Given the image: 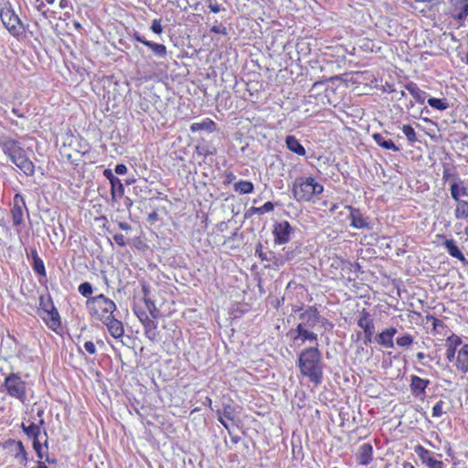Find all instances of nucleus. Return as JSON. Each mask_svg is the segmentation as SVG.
Masks as SVG:
<instances>
[{
    "label": "nucleus",
    "mask_w": 468,
    "mask_h": 468,
    "mask_svg": "<svg viewBox=\"0 0 468 468\" xmlns=\"http://www.w3.org/2000/svg\"><path fill=\"white\" fill-rule=\"evenodd\" d=\"M298 368L301 375L307 378L309 382L318 387L322 384V356L321 351L314 346H309L299 353Z\"/></svg>",
    "instance_id": "nucleus-1"
},
{
    "label": "nucleus",
    "mask_w": 468,
    "mask_h": 468,
    "mask_svg": "<svg viewBox=\"0 0 468 468\" xmlns=\"http://www.w3.org/2000/svg\"><path fill=\"white\" fill-rule=\"evenodd\" d=\"M291 193L298 203L314 204L324 193V185L313 176H301L293 181Z\"/></svg>",
    "instance_id": "nucleus-2"
},
{
    "label": "nucleus",
    "mask_w": 468,
    "mask_h": 468,
    "mask_svg": "<svg viewBox=\"0 0 468 468\" xmlns=\"http://www.w3.org/2000/svg\"><path fill=\"white\" fill-rule=\"evenodd\" d=\"M86 311L91 320H105L114 317L117 306L114 301L103 293L86 299Z\"/></svg>",
    "instance_id": "nucleus-3"
},
{
    "label": "nucleus",
    "mask_w": 468,
    "mask_h": 468,
    "mask_svg": "<svg viewBox=\"0 0 468 468\" xmlns=\"http://www.w3.org/2000/svg\"><path fill=\"white\" fill-rule=\"evenodd\" d=\"M431 7L459 23L468 16V0H437Z\"/></svg>",
    "instance_id": "nucleus-4"
},
{
    "label": "nucleus",
    "mask_w": 468,
    "mask_h": 468,
    "mask_svg": "<svg viewBox=\"0 0 468 468\" xmlns=\"http://www.w3.org/2000/svg\"><path fill=\"white\" fill-rule=\"evenodd\" d=\"M0 17L3 25L12 36L20 37L26 32V26L9 2L0 8Z\"/></svg>",
    "instance_id": "nucleus-5"
},
{
    "label": "nucleus",
    "mask_w": 468,
    "mask_h": 468,
    "mask_svg": "<svg viewBox=\"0 0 468 468\" xmlns=\"http://www.w3.org/2000/svg\"><path fill=\"white\" fill-rule=\"evenodd\" d=\"M2 388L11 399H17L21 403L27 401V383L20 378L19 374L11 373L6 376Z\"/></svg>",
    "instance_id": "nucleus-6"
},
{
    "label": "nucleus",
    "mask_w": 468,
    "mask_h": 468,
    "mask_svg": "<svg viewBox=\"0 0 468 468\" xmlns=\"http://www.w3.org/2000/svg\"><path fill=\"white\" fill-rule=\"evenodd\" d=\"M407 90L412 95L415 102L417 103L416 110L415 105L411 104L410 109L412 112H409V117H417L418 113L422 114L425 111L429 113V110L425 105V101L429 97V94L424 90H421L418 85L414 82H410L406 85Z\"/></svg>",
    "instance_id": "nucleus-7"
},
{
    "label": "nucleus",
    "mask_w": 468,
    "mask_h": 468,
    "mask_svg": "<svg viewBox=\"0 0 468 468\" xmlns=\"http://www.w3.org/2000/svg\"><path fill=\"white\" fill-rule=\"evenodd\" d=\"M356 326L363 330V343L368 346L372 343V336H374V320L371 318V314L366 309L361 310L358 319H356ZM361 336V332L356 333V338Z\"/></svg>",
    "instance_id": "nucleus-8"
},
{
    "label": "nucleus",
    "mask_w": 468,
    "mask_h": 468,
    "mask_svg": "<svg viewBox=\"0 0 468 468\" xmlns=\"http://www.w3.org/2000/svg\"><path fill=\"white\" fill-rule=\"evenodd\" d=\"M331 263H329V275L333 280H343L346 274H349L352 270V263L346 261L340 256L331 257Z\"/></svg>",
    "instance_id": "nucleus-9"
},
{
    "label": "nucleus",
    "mask_w": 468,
    "mask_h": 468,
    "mask_svg": "<svg viewBox=\"0 0 468 468\" xmlns=\"http://www.w3.org/2000/svg\"><path fill=\"white\" fill-rule=\"evenodd\" d=\"M0 147L9 159L27 157L19 142L13 138H0Z\"/></svg>",
    "instance_id": "nucleus-10"
},
{
    "label": "nucleus",
    "mask_w": 468,
    "mask_h": 468,
    "mask_svg": "<svg viewBox=\"0 0 468 468\" xmlns=\"http://www.w3.org/2000/svg\"><path fill=\"white\" fill-rule=\"evenodd\" d=\"M2 449H9L14 458L19 460V463L26 465L27 462V453L21 441L8 439L0 444Z\"/></svg>",
    "instance_id": "nucleus-11"
},
{
    "label": "nucleus",
    "mask_w": 468,
    "mask_h": 468,
    "mask_svg": "<svg viewBox=\"0 0 468 468\" xmlns=\"http://www.w3.org/2000/svg\"><path fill=\"white\" fill-rule=\"evenodd\" d=\"M430 380L428 378H420L418 375L410 376V393L415 399L423 401L426 399V388L429 387Z\"/></svg>",
    "instance_id": "nucleus-12"
},
{
    "label": "nucleus",
    "mask_w": 468,
    "mask_h": 468,
    "mask_svg": "<svg viewBox=\"0 0 468 468\" xmlns=\"http://www.w3.org/2000/svg\"><path fill=\"white\" fill-rule=\"evenodd\" d=\"M293 229L289 224V221L283 220L273 225V237H275V243L283 245L290 240V235Z\"/></svg>",
    "instance_id": "nucleus-13"
},
{
    "label": "nucleus",
    "mask_w": 468,
    "mask_h": 468,
    "mask_svg": "<svg viewBox=\"0 0 468 468\" xmlns=\"http://www.w3.org/2000/svg\"><path fill=\"white\" fill-rule=\"evenodd\" d=\"M27 210L25 199L22 195L16 193L13 198V207H11V218H13V226L19 227L23 222V211Z\"/></svg>",
    "instance_id": "nucleus-14"
},
{
    "label": "nucleus",
    "mask_w": 468,
    "mask_h": 468,
    "mask_svg": "<svg viewBox=\"0 0 468 468\" xmlns=\"http://www.w3.org/2000/svg\"><path fill=\"white\" fill-rule=\"evenodd\" d=\"M397 334V329L394 326L386 327L380 331V333L373 335V340L376 341L377 345L384 348L394 347V336Z\"/></svg>",
    "instance_id": "nucleus-15"
},
{
    "label": "nucleus",
    "mask_w": 468,
    "mask_h": 468,
    "mask_svg": "<svg viewBox=\"0 0 468 468\" xmlns=\"http://www.w3.org/2000/svg\"><path fill=\"white\" fill-rule=\"evenodd\" d=\"M103 324L108 328L109 335L116 340H121L124 335V327L122 326V321L117 319L115 316L106 318V320H93Z\"/></svg>",
    "instance_id": "nucleus-16"
},
{
    "label": "nucleus",
    "mask_w": 468,
    "mask_h": 468,
    "mask_svg": "<svg viewBox=\"0 0 468 468\" xmlns=\"http://www.w3.org/2000/svg\"><path fill=\"white\" fill-rule=\"evenodd\" d=\"M218 420L228 431L227 422L235 423L237 421V412L231 404H224L220 410H218Z\"/></svg>",
    "instance_id": "nucleus-17"
},
{
    "label": "nucleus",
    "mask_w": 468,
    "mask_h": 468,
    "mask_svg": "<svg viewBox=\"0 0 468 468\" xmlns=\"http://www.w3.org/2000/svg\"><path fill=\"white\" fill-rule=\"evenodd\" d=\"M346 209L350 212V227H352L354 229H363L368 228V223L365 220L359 208L346 205Z\"/></svg>",
    "instance_id": "nucleus-18"
},
{
    "label": "nucleus",
    "mask_w": 468,
    "mask_h": 468,
    "mask_svg": "<svg viewBox=\"0 0 468 468\" xmlns=\"http://www.w3.org/2000/svg\"><path fill=\"white\" fill-rule=\"evenodd\" d=\"M462 346V339L459 335L452 334L446 337L445 340V359L448 362H453L456 349Z\"/></svg>",
    "instance_id": "nucleus-19"
},
{
    "label": "nucleus",
    "mask_w": 468,
    "mask_h": 468,
    "mask_svg": "<svg viewBox=\"0 0 468 468\" xmlns=\"http://www.w3.org/2000/svg\"><path fill=\"white\" fill-rule=\"evenodd\" d=\"M38 314H40L41 319L49 330L57 332L61 327V319L58 311L38 312Z\"/></svg>",
    "instance_id": "nucleus-20"
},
{
    "label": "nucleus",
    "mask_w": 468,
    "mask_h": 468,
    "mask_svg": "<svg viewBox=\"0 0 468 468\" xmlns=\"http://www.w3.org/2000/svg\"><path fill=\"white\" fill-rule=\"evenodd\" d=\"M142 292H144V308L136 307L133 309L135 310H144L145 311L146 314H148L149 317L152 319H159L160 317V311L157 309L154 303L147 297V287L146 285H142Z\"/></svg>",
    "instance_id": "nucleus-21"
},
{
    "label": "nucleus",
    "mask_w": 468,
    "mask_h": 468,
    "mask_svg": "<svg viewBox=\"0 0 468 468\" xmlns=\"http://www.w3.org/2000/svg\"><path fill=\"white\" fill-rule=\"evenodd\" d=\"M455 368L462 373L468 371V344L461 346L455 354Z\"/></svg>",
    "instance_id": "nucleus-22"
},
{
    "label": "nucleus",
    "mask_w": 468,
    "mask_h": 468,
    "mask_svg": "<svg viewBox=\"0 0 468 468\" xmlns=\"http://www.w3.org/2000/svg\"><path fill=\"white\" fill-rule=\"evenodd\" d=\"M374 453V450H372V446L369 443H363V445L358 448V452L356 454V460L358 464L363 466H367L372 462V454Z\"/></svg>",
    "instance_id": "nucleus-23"
},
{
    "label": "nucleus",
    "mask_w": 468,
    "mask_h": 468,
    "mask_svg": "<svg viewBox=\"0 0 468 468\" xmlns=\"http://www.w3.org/2000/svg\"><path fill=\"white\" fill-rule=\"evenodd\" d=\"M9 161L13 162L27 176H34L35 165L28 157L9 158Z\"/></svg>",
    "instance_id": "nucleus-24"
},
{
    "label": "nucleus",
    "mask_w": 468,
    "mask_h": 468,
    "mask_svg": "<svg viewBox=\"0 0 468 468\" xmlns=\"http://www.w3.org/2000/svg\"><path fill=\"white\" fill-rule=\"evenodd\" d=\"M196 154L203 158L214 156L217 154V148L211 142L202 139L196 145Z\"/></svg>",
    "instance_id": "nucleus-25"
},
{
    "label": "nucleus",
    "mask_w": 468,
    "mask_h": 468,
    "mask_svg": "<svg viewBox=\"0 0 468 468\" xmlns=\"http://www.w3.org/2000/svg\"><path fill=\"white\" fill-rule=\"evenodd\" d=\"M44 424V420H40V424H36L34 422H29L26 424L25 422L21 423V429L24 433L28 436V438L32 439L33 441H39V436L41 435V425Z\"/></svg>",
    "instance_id": "nucleus-26"
},
{
    "label": "nucleus",
    "mask_w": 468,
    "mask_h": 468,
    "mask_svg": "<svg viewBox=\"0 0 468 468\" xmlns=\"http://www.w3.org/2000/svg\"><path fill=\"white\" fill-rule=\"evenodd\" d=\"M293 332L296 334L295 336H293V341L301 340V343L303 344L306 341L316 342L317 340L316 334L313 331H308L302 323L296 325L295 331Z\"/></svg>",
    "instance_id": "nucleus-27"
},
{
    "label": "nucleus",
    "mask_w": 468,
    "mask_h": 468,
    "mask_svg": "<svg viewBox=\"0 0 468 468\" xmlns=\"http://www.w3.org/2000/svg\"><path fill=\"white\" fill-rule=\"evenodd\" d=\"M29 256H31V261H33L31 267H33L34 272L41 278H45L47 276V271H45L44 261L39 255H37V249H31V250H29Z\"/></svg>",
    "instance_id": "nucleus-28"
},
{
    "label": "nucleus",
    "mask_w": 468,
    "mask_h": 468,
    "mask_svg": "<svg viewBox=\"0 0 468 468\" xmlns=\"http://www.w3.org/2000/svg\"><path fill=\"white\" fill-rule=\"evenodd\" d=\"M443 247H445L449 256L458 260L459 261L466 262V258H464L463 253L459 250V247H457L455 240L452 239H445V241H443Z\"/></svg>",
    "instance_id": "nucleus-29"
},
{
    "label": "nucleus",
    "mask_w": 468,
    "mask_h": 468,
    "mask_svg": "<svg viewBox=\"0 0 468 468\" xmlns=\"http://www.w3.org/2000/svg\"><path fill=\"white\" fill-rule=\"evenodd\" d=\"M135 316L138 317L139 323L142 324L144 330L157 329V319H153L147 315L146 312L144 310H135Z\"/></svg>",
    "instance_id": "nucleus-30"
},
{
    "label": "nucleus",
    "mask_w": 468,
    "mask_h": 468,
    "mask_svg": "<svg viewBox=\"0 0 468 468\" xmlns=\"http://www.w3.org/2000/svg\"><path fill=\"white\" fill-rule=\"evenodd\" d=\"M371 137H373L374 143H376V144L380 146L382 149L390 150L392 152L399 151V147L394 144L392 140L386 138L381 133H373Z\"/></svg>",
    "instance_id": "nucleus-31"
},
{
    "label": "nucleus",
    "mask_w": 468,
    "mask_h": 468,
    "mask_svg": "<svg viewBox=\"0 0 468 468\" xmlns=\"http://www.w3.org/2000/svg\"><path fill=\"white\" fill-rule=\"evenodd\" d=\"M449 192L453 200H462V197H467V187L463 185V181L452 182L449 186Z\"/></svg>",
    "instance_id": "nucleus-32"
},
{
    "label": "nucleus",
    "mask_w": 468,
    "mask_h": 468,
    "mask_svg": "<svg viewBox=\"0 0 468 468\" xmlns=\"http://www.w3.org/2000/svg\"><path fill=\"white\" fill-rule=\"evenodd\" d=\"M286 148H288L289 151L294 153L295 154L299 156H303L306 154V150H304V147L299 143V140L296 139L293 135H288L285 139Z\"/></svg>",
    "instance_id": "nucleus-33"
},
{
    "label": "nucleus",
    "mask_w": 468,
    "mask_h": 468,
    "mask_svg": "<svg viewBox=\"0 0 468 468\" xmlns=\"http://www.w3.org/2000/svg\"><path fill=\"white\" fill-rule=\"evenodd\" d=\"M453 201L456 203L455 210H453L455 219H466L468 218V202L464 199Z\"/></svg>",
    "instance_id": "nucleus-34"
},
{
    "label": "nucleus",
    "mask_w": 468,
    "mask_h": 468,
    "mask_svg": "<svg viewBox=\"0 0 468 468\" xmlns=\"http://www.w3.org/2000/svg\"><path fill=\"white\" fill-rule=\"evenodd\" d=\"M426 101L427 104L436 111H444L450 106L446 98H433L429 95Z\"/></svg>",
    "instance_id": "nucleus-35"
},
{
    "label": "nucleus",
    "mask_w": 468,
    "mask_h": 468,
    "mask_svg": "<svg viewBox=\"0 0 468 468\" xmlns=\"http://www.w3.org/2000/svg\"><path fill=\"white\" fill-rule=\"evenodd\" d=\"M215 129H217V125H215V122L211 119L203 121L202 122L193 123V125L190 126V130L193 133H197L199 131L212 133Z\"/></svg>",
    "instance_id": "nucleus-36"
},
{
    "label": "nucleus",
    "mask_w": 468,
    "mask_h": 468,
    "mask_svg": "<svg viewBox=\"0 0 468 468\" xmlns=\"http://www.w3.org/2000/svg\"><path fill=\"white\" fill-rule=\"evenodd\" d=\"M234 192L238 194H250L254 191V185L250 181H238L233 185Z\"/></svg>",
    "instance_id": "nucleus-37"
},
{
    "label": "nucleus",
    "mask_w": 468,
    "mask_h": 468,
    "mask_svg": "<svg viewBox=\"0 0 468 468\" xmlns=\"http://www.w3.org/2000/svg\"><path fill=\"white\" fill-rule=\"evenodd\" d=\"M144 46L148 47L157 58H164L167 55L166 47L163 44L147 40Z\"/></svg>",
    "instance_id": "nucleus-38"
},
{
    "label": "nucleus",
    "mask_w": 468,
    "mask_h": 468,
    "mask_svg": "<svg viewBox=\"0 0 468 468\" xmlns=\"http://www.w3.org/2000/svg\"><path fill=\"white\" fill-rule=\"evenodd\" d=\"M413 451H415V454L418 455L419 460H420L421 463L429 462H437V460L431 457V452H430L422 445L415 446V448H413Z\"/></svg>",
    "instance_id": "nucleus-39"
},
{
    "label": "nucleus",
    "mask_w": 468,
    "mask_h": 468,
    "mask_svg": "<svg viewBox=\"0 0 468 468\" xmlns=\"http://www.w3.org/2000/svg\"><path fill=\"white\" fill-rule=\"evenodd\" d=\"M124 194V187L122 186V181L119 178L112 179L111 182V196L112 199L117 200Z\"/></svg>",
    "instance_id": "nucleus-40"
},
{
    "label": "nucleus",
    "mask_w": 468,
    "mask_h": 468,
    "mask_svg": "<svg viewBox=\"0 0 468 468\" xmlns=\"http://www.w3.org/2000/svg\"><path fill=\"white\" fill-rule=\"evenodd\" d=\"M373 80H375L377 81L374 75L368 71H356L351 77V80L354 83H357V84H362L365 81H368V80L373 81Z\"/></svg>",
    "instance_id": "nucleus-41"
},
{
    "label": "nucleus",
    "mask_w": 468,
    "mask_h": 468,
    "mask_svg": "<svg viewBox=\"0 0 468 468\" xmlns=\"http://www.w3.org/2000/svg\"><path fill=\"white\" fill-rule=\"evenodd\" d=\"M263 261L268 262V264L265 265L266 269L278 270L284 265V258H282V255H275L272 253H271V258Z\"/></svg>",
    "instance_id": "nucleus-42"
},
{
    "label": "nucleus",
    "mask_w": 468,
    "mask_h": 468,
    "mask_svg": "<svg viewBox=\"0 0 468 468\" xmlns=\"http://www.w3.org/2000/svg\"><path fill=\"white\" fill-rule=\"evenodd\" d=\"M57 311V308L54 306V303L50 298L49 294L41 295L40 296V308H38V312H53Z\"/></svg>",
    "instance_id": "nucleus-43"
},
{
    "label": "nucleus",
    "mask_w": 468,
    "mask_h": 468,
    "mask_svg": "<svg viewBox=\"0 0 468 468\" xmlns=\"http://www.w3.org/2000/svg\"><path fill=\"white\" fill-rule=\"evenodd\" d=\"M77 291H79V293H80L81 296L86 298L88 300L89 298H92L94 296H91L92 294V286L91 283L89 282H83L79 285V288H77Z\"/></svg>",
    "instance_id": "nucleus-44"
},
{
    "label": "nucleus",
    "mask_w": 468,
    "mask_h": 468,
    "mask_svg": "<svg viewBox=\"0 0 468 468\" xmlns=\"http://www.w3.org/2000/svg\"><path fill=\"white\" fill-rule=\"evenodd\" d=\"M426 321L431 322V332H433V334H439V329L446 328V325L444 324V323L441 320H440L431 314L426 315Z\"/></svg>",
    "instance_id": "nucleus-45"
},
{
    "label": "nucleus",
    "mask_w": 468,
    "mask_h": 468,
    "mask_svg": "<svg viewBox=\"0 0 468 468\" xmlns=\"http://www.w3.org/2000/svg\"><path fill=\"white\" fill-rule=\"evenodd\" d=\"M412 341H414L412 335L410 334H405L396 338V345H398L399 347H410L412 345Z\"/></svg>",
    "instance_id": "nucleus-46"
},
{
    "label": "nucleus",
    "mask_w": 468,
    "mask_h": 468,
    "mask_svg": "<svg viewBox=\"0 0 468 468\" xmlns=\"http://www.w3.org/2000/svg\"><path fill=\"white\" fill-rule=\"evenodd\" d=\"M444 411V401L439 400L436 402L435 406L431 408V418H440L445 414Z\"/></svg>",
    "instance_id": "nucleus-47"
},
{
    "label": "nucleus",
    "mask_w": 468,
    "mask_h": 468,
    "mask_svg": "<svg viewBox=\"0 0 468 468\" xmlns=\"http://www.w3.org/2000/svg\"><path fill=\"white\" fill-rule=\"evenodd\" d=\"M401 132H403L404 136H406V139H408L410 144H414L417 141L416 133L411 126L403 125V127H401Z\"/></svg>",
    "instance_id": "nucleus-48"
},
{
    "label": "nucleus",
    "mask_w": 468,
    "mask_h": 468,
    "mask_svg": "<svg viewBox=\"0 0 468 468\" xmlns=\"http://www.w3.org/2000/svg\"><path fill=\"white\" fill-rule=\"evenodd\" d=\"M340 80H342V79L338 75L324 79L323 80H318L313 84L312 90H315V89L319 88L320 86H324L326 83H329V82L332 84H335V82L340 81Z\"/></svg>",
    "instance_id": "nucleus-49"
},
{
    "label": "nucleus",
    "mask_w": 468,
    "mask_h": 468,
    "mask_svg": "<svg viewBox=\"0 0 468 468\" xmlns=\"http://www.w3.org/2000/svg\"><path fill=\"white\" fill-rule=\"evenodd\" d=\"M144 335L152 343H156L160 340V333L158 329H145Z\"/></svg>",
    "instance_id": "nucleus-50"
},
{
    "label": "nucleus",
    "mask_w": 468,
    "mask_h": 468,
    "mask_svg": "<svg viewBox=\"0 0 468 468\" xmlns=\"http://www.w3.org/2000/svg\"><path fill=\"white\" fill-rule=\"evenodd\" d=\"M450 179L457 180L456 173L452 172V169L445 167L442 172V180L443 182H447Z\"/></svg>",
    "instance_id": "nucleus-51"
},
{
    "label": "nucleus",
    "mask_w": 468,
    "mask_h": 468,
    "mask_svg": "<svg viewBox=\"0 0 468 468\" xmlns=\"http://www.w3.org/2000/svg\"><path fill=\"white\" fill-rule=\"evenodd\" d=\"M210 32L215 33V34H220L223 36L228 35V29L222 24H216L213 27H211Z\"/></svg>",
    "instance_id": "nucleus-52"
},
{
    "label": "nucleus",
    "mask_w": 468,
    "mask_h": 468,
    "mask_svg": "<svg viewBox=\"0 0 468 468\" xmlns=\"http://www.w3.org/2000/svg\"><path fill=\"white\" fill-rule=\"evenodd\" d=\"M304 317H308V319L313 318L316 321L317 319V310L315 307H309L308 310L305 311V313L301 314V319H303Z\"/></svg>",
    "instance_id": "nucleus-53"
},
{
    "label": "nucleus",
    "mask_w": 468,
    "mask_h": 468,
    "mask_svg": "<svg viewBox=\"0 0 468 468\" xmlns=\"http://www.w3.org/2000/svg\"><path fill=\"white\" fill-rule=\"evenodd\" d=\"M259 215H264L265 213H270L274 209V204L268 201L263 206L258 207Z\"/></svg>",
    "instance_id": "nucleus-54"
},
{
    "label": "nucleus",
    "mask_w": 468,
    "mask_h": 468,
    "mask_svg": "<svg viewBox=\"0 0 468 468\" xmlns=\"http://www.w3.org/2000/svg\"><path fill=\"white\" fill-rule=\"evenodd\" d=\"M150 29L154 33V34H157V35H160L162 34L163 32V27L161 25V20L160 19H154L153 22H152V25L150 27Z\"/></svg>",
    "instance_id": "nucleus-55"
},
{
    "label": "nucleus",
    "mask_w": 468,
    "mask_h": 468,
    "mask_svg": "<svg viewBox=\"0 0 468 468\" xmlns=\"http://www.w3.org/2000/svg\"><path fill=\"white\" fill-rule=\"evenodd\" d=\"M113 241H115L116 245L121 248H124L127 245V241L124 239V236L121 233H116L113 235Z\"/></svg>",
    "instance_id": "nucleus-56"
},
{
    "label": "nucleus",
    "mask_w": 468,
    "mask_h": 468,
    "mask_svg": "<svg viewBox=\"0 0 468 468\" xmlns=\"http://www.w3.org/2000/svg\"><path fill=\"white\" fill-rule=\"evenodd\" d=\"M33 449H34V452H36L37 458H38V460H40V461L43 460L44 453H42L41 442L40 441H33Z\"/></svg>",
    "instance_id": "nucleus-57"
},
{
    "label": "nucleus",
    "mask_w": 468,
    "mask_h": 468,
    "mask_svg": "<svg viewBox=\"0 0 468 468\" xmlns=\"http://www.w3.org/2000/svg\"><path fill=\"white\" fill-rule=\"evenodd\" d=\"M223 177H224V180H223V185H224V186H229V185H231V183H233V182H234V180H235V176H234V174H233V173H231V172H226V173H224Z\"/></svg>",
    "instance_id": "nucleus-58"
},
{
    "label": "nucleus",
    "mask_w": 468,
    "mask_h": 468,
    "mask_svg": "<svg viewBox=\"0 0 468 468\" xmlns=\"http://www.w3.org/2000/svg\"><path fill=\"white\" fill-rule=\"evenodd\" d=\"M83 347H84V351L88 352V354H90V355L95 354V346H94L93 342H91V341L84 342Z\"/></svg>",
    "instance_id": "nucleus-59"
},
{
    "label": "nucleus",
    "mask_w": 468,
    "mask_h": 468,
    "mask_svg": "<svg viewBox=\"0 0 468 468\" xmlns=\"http://www.w3.org/2000/svg\"><path fill=\"white\" fill-rule=\"evenodd\" d=\"M256 254H258L261 261H267L270 258V254L268 255L266 252L261 250V244H259L258 247H256Z\"/></svg>",
    "instance_id": "nucleus-60"
},
{
    "label": "nucleus",
    "mask_w": 468,
    "mask_h": 468,
    "mask_svg": "<svg viewBox=\"0 0 468 468\" xmlns=\"http://www.w3.org/2000/svg\"><path fill=\"white\" fill-rule=\"evenodd\" d=\"M428 466V468H444L443 462L441 461H433L429 463H421Z\"/></svg>",
    "instance_id": "nucleus-61"
},
{
    "label": "nucleus",
    "mask_w": 468,
    "mask_h": 468,
    "mask_svg": "<svg viewBox=\"0 0 468 468\" xmlns=\"http://www.w3.org/2000/svg\"><path fill=\"white\" fill-rule=\"evenodd\" d=\"M207 7L209 8L210 12L215 13V14L220 12L223 9L221 7V5L219 4H218L217 2L209 3Z\"/></svg>",
    "instance_id": "nucleus-62"
},
{
    "label": "nucleus",
    "mask_w": 468,
    "mask_h": 468,
    "mask_svg": "<svg viewBox=\"0 0 468 468\" xmlns=\"http://www.w3.org/2000/svg\"><path fill=\"white\" fill-rule=\"evenodd\" d=\"M115 173L118 175H124L127 173V167L123 164H118L115 166Z\"/></svg>",
    "instance_id": "nucleus-63"
},
{
    "label": "nucleus",
    "mask_w": 468,
    "mask_h": 468,
    "mask_svg": "<svg viewBox=\"0 0 468 468\" xmlns=\"http://www.w3.org/2000/svg\"><path fill=\"white\" fill-rule=\"evenodd\" d=\"M133 37L140 42V43H143L144 45V42H147V39L144 37H142L137 31H134L133 34Z\"/></svg>",
    "instance_id": "nucleus-64"
}]
</instances>
